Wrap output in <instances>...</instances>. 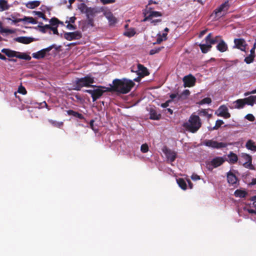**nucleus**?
Returning <instances> with one entry per match:
<instances>
[{"label":"nucleus","mask_w":256,"mask_h":256,"mask_svg":"<svg viewBox=\"0 0 256 256\" xmlns=\"http://www.w3.org/2000/svg\"><path fill=\"white\" fill-rule=\"evenodd\" d=\"M212 34H209L205 38L204 41L199 44V46L203 53H206L211 48L212 45L216 42H218L216 48L217 49L221 52H224L228 49L227 44L220 38L219 36H216L214 38H212Z\"/></svg>","instance_id":"f257e3e1"},{"label":"nucleus","mask_w":256,"mask_h":256,"mask_svg":"<svg viewBox=\"0 0 256 256\" xmlns=\"http://www.w3.org/2000/svg\"><path fill=\"white\" fill-rule=\"evenodd\" d=\"M113 84L114 88L122 94L128 92L134 86L132 80L127 79L114 80L113 81Z\"/></svg>","instance_id":"f03ea898"},{"label":"nucleus","mask_w":256,"mask_h":256,"mask_svg":"<svg viewBox=\"0 0 256 256\" xmlns=\"http://www.w3.org/2000/svg\"><path fill=\"white\" fill-rule=\"evenodd\" d=\"M202 126V122L198 116L192 114L188 121L183 124L184 128L192 133L196 132Z\"/></svg>","instance_id":"7ed1b4c3"},{"label":"nucleus","mask_w":256,"mask_h":256,"mask_svg":"<svg viewBox=\"0 0 256 256\" xmlns=\"http://www.w3.org/2000/svg\"><path fill=\"white\" fill-rule=\"evenodd\" d=\"M229 8L230 4L228 0L226 1L214 10V14L215 16L214 18L218 19L226 15L229 9Z\"/></svg>","instance_id":"20e7f679"},{"label":"nucleus","mask_w":256,"mask_h":256,"mask_svg":"<svg viewBox=\"0 0 256 256\" xmlns=\"http://www.w3.org/2000/svg\"><path fill=\"white\" fill-rule=\"evenodd\" d=\"M7 20H11L12 22V24H16V23L20 22H24L25 24H36L37 23L36 20L33 18L28 16H24V18H16L14 16L11 15L10 17L7 18Z\"/></svg>","instance_id":"39448f33"},{"label":"nucleus","mask_w":256,"mask_h":256,"mask_svg":"<svg viewBox=\"0 0 256 256\" xmlns=\"http://www.w3.org/2000/svg\"><path fill=\"white\" fill-rule=\"evenodd\" d=\"M204 145L213 148L220 149L227 146L226 142H218L213 140H206L203 142Z\"/></svg>","instance_id":"423d86ee"},{"label":"nucleus","mask_w":256,"mask_h":256,"mask_svg":"<svg viewBox=\"0 0 256 256\" xmlns=\"http://www.w3.org/2000/svg\"><path fill=\"white\" fill-rule=\"evenodd\" d=\"M226 158L224 157L217 156L211 160L207 164V168L208 170H212L214 168H217L221 166L225 161Z\"/></svg>","instance_id":"0eeeda50"},{"label":"nucleus","mask_w":256,"mask_h":256,"mask_svg":"<svg viewBox=\"0 0 256 256\" xmlns=\"http://www.w3.org/2000/svg\"><path fill=\"white\" fill-rule=\"evenodd\" d=\"M76 84H79L81 86L86 87H94V86H92L91 84L94 82V78L90 76H87L84 78L78 79L76 81Z\"/></svg>","instance_id":"6e6552de"},{"label":"nucleus","mask_w":256,"mask_h":256,"mask_svg":"<svg viewBox=\"0 0 256 256\" xmlns=\"http://www.w3.org/2000/svg\"><path fill=\"white\" fill-rule=\"evenodd\" d=\"M252 158L250 156L246 154H242L241 155V159L240 162H242L243 166L248 168L251 170L254 169V166L252 164Z\"/></svg>","instance_id":"1a4fd4ad"},{"label":"nucleus","mask_w":256,"mask_h":256,"mask_svg":"<svg viewBox=\"0 0 256 256\" xmlns=\"http://www.w3.org/2000/svg\"><path fill=\"white\" fill-rule=\"evenodd\" d=\"M82 34L80 31H75L72 32H66L64 34V38L68 40H73L80 39Z\"/></svg>","instance_id":"9d476101"},{"label":"nucleus","mask_w":256,"mask_h":256,"mask_svg":"<svg viewBox=\"0 0 256 256\" xmlns=\"http://www.w3.org/2000/svg\"><path fill=\"white\" fill-rule=\"evenodd\" d=\"M216 114L218 116L224 117L225 118H228L230 116L228 108L224 105L220 106L216 112Z\"/></svg>","instance_id":"9b49d317"},{"label":"nucleus","mask_w":256,"mask_h":256,"mask_svg":"<svg viewBox=\"0 0 256 256\" xmlns=\"http://www.w3.org/2000/svg\"><path fill=\"white\" fill-rule=\"evenodd\" d=\"M52 48V46H50L46 48H44L36 52L33 53L32 57L36 59H40L44 58L47 52H48Z\"/></svg>","instance_id":"f8f14e48"},{"label":"nucleus","mask_w":256,"mask_h":256,"mask_svg":"<svg viewBox=\"0 0 256 256\" xmlns=\"http://www.w3.org/2000/svg\"><path fill=\"white\" fill-rule=\"evenodd\" d=\"M164 152L167 158L168 161L172 162L174 161L176 156V153L170 149H165L164 150Z\"/></svg>","instance_id":"ddd939ff"},{"label":"nucleus","mask_w":256,"mask_h":256,"mask_svg":"<svg viewBox=\"0 0 256 256\" xmlns=\"http://www.w3.org/2000/svg\"><path fill=\"white\" fill-rule=\"evenodd\" d=\"M184 86L185 87H190L194 85L196 78L192 75L186 76L183 78Z\"/></svg>","instance_id":"4468645a"},{"label":"nucleus","mask_w":256,"mask_h":256,"mask_svg":"<svg viewBox=\"0 0 256 256\" xmlns=\"http://www.w3.org/2000/svg\"><path fill=\"white\" fill-rule=\"evenodd\" d=\"M234 47L242 51H245L246 42L244 39L238 38L235 39L234 40Z\"/></svg>","instance_id":"2eb2a0df"},{"label":"nucleus","mask_w":256,"mask_h":256,"mask_svg":"<svg viewBox=\"0 0 256 256\" xmlns=\"http://www.w3.org/2000/svg\"><path fill=\"white\" fill-rule=\"evenodd\" d=\"M135 72L138 76H144L148 74L147 68L140 64H137Z\"/></svg>","instance_id":"dca6fc26"},{"label":"nucleus","mask_w":256,"mask_h":256,"mask_svg":"<svg viewBox=\"0 0 256 256\" xmlns=\"http://www.w3.org/2000/svg\"><path fill=\"white\" fill-rule=\"evenodd\" d=\"M232 106L230 107L232 108L241 109L246 105V102L244 98L238 99L232 102Z\"/></svg>","instance_id":"f3484780"},{"label":"nucleus","mask_w":256,"mask_h":256,"mask_svg":"<svg viewBox=\"0 0 256 256\" xmlns=\"http://www.w3.org/2000/svg\"><path fill=\"white\" fill-rule=\"evenodd\" d=\"M104 14L110 25L114 24L117 22L116 18L110 11H106Z\"/></svg>","instance_id":"a211bd4d"},{"label":"nucleus","mask_w":256,"mask_h":256,"mask_svg":"<svg viewBox=\"0 0 256 256\" xmlns=\"http://www.w3.org/2000/svg\"><path fill=\"white\" fill-rule=\"evenodd\" d=\"M94 92L92 98V101L94 102L101 96L104 91L102 90L100 87H98L96 88H94Z\"/></svg>","instance_id":"6ab92c4d"},{"label":"nucleus","mask_w":256,"mask_h":256,"mask_svg":"<svg viewBox=\"0 0 256 256\" xmlns=\"http://www.w3.org/2000/svg\"><path fill=\"white\" fill-rule=\"evenodd\" d=\"M246 148L253 152H256V143L252 140H249L246 144Z\"/></svg>","instance_id":"aec40b11"},{"label":"nucleus","mask_w":256,"mask_h":256,"mask_svg":"<svg viewBox=\"0 0 256 256\" xmlns=\"http://www.w3.org/2000/svg\"><path fill=\"white\" fill-rule=\"evenodd\" d=\"M40 2L39 0L28 1L24 3L26 6L30 9H34L40 6Z\"/></svg>","instance_id":"412c9836"},{"label":"nucleus","mask_w":256,"mask_h":256,"mask_svg":"<svg viewBox=\"0 0 256 256\" xmlns=\"http://www.w3.org/2000/svg\"><path fill=\"white\" fill-rule=\"evenodd\" d=\"M226 160L230 164H235L238 160V156L234 152H230L228 155V159Z\"/></svg>","instance_id":"4be33fe9"},{"label":"nucleus","mask_w":256,"mask_h":256,"mask_svg":"<svg viewBox=\"0 0 256 256\" xmlns=\"http://www.w3.org/2000/svg\"><path fill=\"white\" fill-rule=\"evenodd\" d=\"M98 12V10L95 8H88L86 12L87 18H93Z\"/></svg>","instance_id":"5701e85b"},{"label":"nucleus","mask_w":256,"mask_h":256,"mask_svg":"<svg viewBox=\"0 0 256 256\" xmlns=\"http://www.w3.org/2000/svg\"><path fill=\"white\" fill-rule=\"evenodd\" d=\"M16 40L18 42L28 44L31 42L32 41V40L30 38L24 37V36H20L16 38Z\"/></svg>","instance_id":"b1692460"},{"label":"nucleus","mask_w":256,"mask_h":256,"mask_svg":"<svg viewBox=\"0 0 256 256\" xmlns=\"http://www.w3.org/2000/svg\"><path fill=\"white\" fill-rule=\"evenodd\" d=\"M2 52L4 53L8 57L10 58H14L16 57V51L12 50L8 48H3L2 50Z\"/></svg>","instance_id":"393cba45"},{"label":"nucleus","mask_w":256,"mask_h":256,"mask_svg":"<svg viewBox=\"0 0 256 256\" xmlns=\"http://www.w3.org/2000/svg\"><path fill=\"white\" fill-rule=\"evenodd\" d=\"M234 194L237 198H242L248 194V192L244 190L239 189L234 192Z\"/></svg>","instance_id":"a878e982"},{"label":"nucleus","mask_w":256,"mask_h":256,"mask_svg":"<svg viewBox=\"0 0 256 256\" xmlns=\"http://www.w3.org/2000/svg\"><path fill=\"white\" fill-rule=\"evenodd\" d=\"M16 58L28 60H30L31 59V57L29 55L18 52H16Z\"/></svg>","instance_id":"bb28decb"},{"label":"nucleus","mask_w":256,"mask_h":256,"mask_svg":"<svg viewBox=\"0 0 256 256\" xmlns=\"http://www.w3.org/2000/svg\"><path fill=\"white\" fill-rule=\"evenodd\" d=\"M227 180L228 182L232 184H236L237 182L236 177L232 174H228Z\"/></svg>","instance_id":"cd10ccee"},{"label":"nucleus","mask_w":256,"mask_h":256,"mask_svg":"<svg viewBox=\"0 0 256 256\" xmlns=\"http://www.w3.org/2000/svg\"><path fill=\"white\" fill-rule=\"evenodd\" d=\"M150 118L152 120H158L160 118V114H158L156 110L154 109H151L150 112Z\"/></svg>","instance_id":"c85d7f7f"},{"label":"nucleus","mask_w":256,"mask_h":256,"mask_svg":"<svg viewBox=\"0 0 256 256\" xmlns=\"http://www.w3.org/2000/svg\"><path fill=\"white\" fill-rule=\"evenodd\" d=\"M67 114L68 115L72 116L74 117L78 118L80 119H83L84 118L82 114L78 112H74L72 110H69L67 111Z\"/></svg>","instance_id":"c756f323"},{"label":"nucleus","mask_w":256,"mask_h":256,"mask_svg":"<svg viewBox=\"0 0 256 256\" xmlns=\"http://www.w3.org/2000/svg\"><path fill=\"white\" fill-rule=\"evenodd\" d=\"M9 6L7 2L5 0H0V12L8 10Z\"/></svg>","instance_id":"7c9ffc66"},{"label":"nucleus","mask_w":256,"mask_h":256,"mask_svg":"<svg viewBox=\"0 0 256 256\" xmlns=\"http://www.w3.org/2000/svg\"><path fill=\"white\" fill-rule=\"evenodd\" d=\"M177 183L179 186L182 190H186V182L182 178H178L176 180Z\"/></svg>","instance_id":"2f4dec72"},{"label":"nucleus","mask_w":256,"mask_h":256,"mask_svg":"<svg viewBox=\"0 0 256 256\" xmlns=\"http://www.w3.org/2000/svg\"><path fill=\"white\" fill-rule=\"evenodd\" d=\"M147 14H148L150 16L151 20L154 18H158L162 16L161 12L156 11H150L149 12H148Z\"/></svg>","instance_id":"473e14b6"},{"label":"nucleus","mask_w":256,"mask_h":256,"mask_svg":"<svg viewBox=\"0 0 256 256\" xmlns=\"http://www.w3.org/2000/svg\"><path fill=\"white\" fill-rule=\"evenodd\" d=\"M136 34L134 28H130L127 30L124 33V35L129 38L132 37Z\"/></svg>","instance_id":"72a5a7b5"},{"label":"nucleus","mask_w":256,"mask_h":256,"mask_svg":"<svg viewBox=\"0 0 256 256\" xmlns=\"http://www.w3.org/2000/svg\"><path fill=\"white\" fill-rule=\"evenodd\" d=\"M198 114L200 116H206L208 118H210L212 116V114H209L208 112V110L205 109H202L198 111Z\"/></svg>","instance_id":"f704fd0d"},{"label":"nucleus","mask_w":256,"mask_h":256,"mask_svg":"<svg viewBox=\"0 0 256 256\" xmlns=\"http://www.w3.org/2000/svg\"><path fill=\"white\" fill-rule=\"evenodd\" d=\"M48 122L51 124L53 126L60 128L63 126V122H57L56 120H49Z\"/></svg>","instance_id":"c9c22d12"},{"label":"nucleus","mask_w":256,"mask_h":256,"mask_svg":"<svg viewBox=\"0 0 256 256\" xmlns=\"http://www.w3.org/2000/svg\"><path fill=\"white\" fill-rule=\"evenodd\" d=\"M253 98L252 96H250L248 98H244V102H246V104H247L248 105L253 106L254 104V102L253 100Z\"/></svg>","instance_id":"e433bc0d"},{"label":"nucleus","mask_w":256,"mask_h":256,"mask_svg":"<svg viewBox=\"0 0 256 256\" xmlns=\"http://www.w3.org/2000/svg\"><path fill=\"white\" fill-rule=\"evenodd\" d=\"M212 102V100L210 98H206L200 101L198 104L200 105H202L204 104H210Z\"/></svg>","instance_id":"4c0bfd02"},{"label":"nucleus","mask_w":256,"mask_h":256,"mask_svg":"<svg viewBox=\"0 0 256 256\" xmlns=\"http://www.w3.org/2000/svg\"><path fill=\"white\" fill-rule=\"evenodd\" d=\"M242 210H244L246 212H248L250 214H256V209H237V212L240 216V212H241Z\"/></svg>","instance_id":"58836bf2"},{"label":"nucleus","mask_w":256,"mask_h":256,"mask_svg":"<svg viewBox=\"0 0 256 256\" xmlns=\"http://www.w3.org/2000/svg\"><path fill=\"white\" fill-rule=\"evenodd\" d=\"M224 122L222 120H218L216 121L215 126L210 129V130H214L218 129L223 124Z\"/></svg>","instance_id":"ea45409f"},{"label":"nucleus","mask_w":256,"mask_h":256,"mask_svg":"<svg viewBox=\"0 0 256 256\" xmlns=\"http://www.w3.org/2000/svg\"><path fill=\"white\" fill-rule=\"evenodd\" d=\"M14 32V30L12 29L4 28L2 26L0 28V33L13 34Z\"/></svg>","instance_id":"a19ab883"},{"label":"nucleus","mask_w":256,"mask_h":256,"mask_svg":"<svg viewBox=\"0 0 256 256\" xmlns=\"http://www.w3.org/2000/svg\"><path fill=\"white\" fill-rule=\"evenodd\" d=\"M254 56L252 54H250L248 56L244 58V62L248 64H250L253 62Z\"/></svg>","instance_id":"79ce46f5"},{"label":"nucleus","mask_w":256,"mask_h":256,"mask_svg":"<svg viewBox=\"0 0 256 256\" xmlns=\"http://www.w3.org/2000/svg\"><path fill=\"white\" fill-rule=\"evenodd\" d=\"M88 7L84 3L81 4L79 6L78 8L80 10V12L82 13H85L86 12Z\"/></svg>","instance_id":"37998d69"},{"label":"nucleus","mask_w":256,"mask_h":256,"mask_svg":"<svg viewBox=\"0 0 256 256\" xmlns=\"http://www.w3.org/2000/svg\"><path fill=\"white\" fill-rule=\"evenodd\" d=\"M164 48V47H159V48H154V49H152L150 50V55H153L155 54H156V53H158L159 52H160L162 48Z\"/></svg>","instance_id":"c03bdc74"},{"label":"nucleus","mask_w":256,"mask_h":256,"mask_svg":"<svg viewBox=\"0 0 256 256\" xmlns=\"http://www.w3.org/2000/svg\"><path fill=\"white\" fill-rule=\"evenodd\" d=\"M76 20V18L74 16H72L70 18H67L66 20V24H74L75 21Z\"/></svg>","instance_id":"a18cd8bd"},{"label":"nucleus","mask_w":256,"mask_h":256,"mask_svg":"<svg viewBox=\"0 0 256 256\" xmlns=\"http://www.w3.org/2000/svg\"><path fill=\"white\" fill-rule=\"evenodd\" d=\"M140 150L142 152L145 153L148 152V146L146 144H143L141 146Z\"/></svg>","instance_id":"49530a36"},{"label":"nucleus","mask_w":256,"mask_h":256,"mask_svg":"<svg viewBox=\"0 0 256 256\" xmlns=\"http://www.w3.org/2000/svg\"><path fill=\"white\" fill-rule=\"evenodd\" d=\"M164 38L162 37V34L160 33H158L157 35L156 44H160L164 40H163Z\"/></svg>","instance_id":"de8ad7c7"},{"label":"nucleus","mask_w":256,"mask_h":256,"mask_svg":"<svg viewBox=\"0 0 256 256\" xmlns=\"http://www.w3.org/2000/svg\"><path fill=\"white\" fill-rule=\"evenodd\" d=\"M50 24L52 26H56L58 24V20L56 18H52L50 21Z\"/></svg>","instance_id":"09e8293b"},{"label":"nucleus","mask_w":256,"mask_h":256,"mask_svg":"<svg viewBox=\"0 0 256 256\" xmlns=\"http://www.w3.org/2000/svg\"><path fill=\"white\" fill-rule=\"evenodd\" d=\"M18 92L22 94H25L26 93V90L25 89V88L24 87H23L22 86H20L18 88Z\"/></svg>","instance_id":"8fccbe9b"},{"label":"nucleus","mask_w":256,"mask_h":256,"mask_svg":"<svg viewBox=\"0 0 256 256\" xmlns=\"http://www.w3.org/2000/svg\"><path fill=\"white\" fill-rule=\"evenodd\" d=\"M66 28L69 30H74L76 28V26L74 25L73 24H66Z\"/></svg>","instance_id":"3c124183"},{"label":"nucleus","mask_w":256,"mask_h":256,"mask_svg":"<svg viewBox=\"0 0 256 256\" xmlns=\"http://www.w3.org/2000/svg\"><path fill=\"white\" fill-rule=\"evenodd\" d=\"M104 4H112L115 2V0H100Z\"/></svg>","instance_id":"603ef678"},{"label":"nucleus","mask_w":256,"mask_h":256,"mask_svg":"<svg viewBox=\"0 0 256 256\" xmlns=\"http://www.w3.org/2000/svg\"><path fill=\"white\" fill-rule=\"evenodd\" d=\"M246 118L250 122H253L254 120V117L252 114H248L246 116Z\"/></svg>","instance_id":"864d4df0"},{"label":"nucleus","mask_w":256,"mask_h":256,"mask_svg":"<svg viewBox=\"0 0 256 256\" xmlns=\"http://www.w3.org/2000/svg\"><path fill=\"white\" fill-rule=\"evenodd\" d=\"M161 19H156V20H150V22L154 26L156 25L158 23L161 22Z\"/></svg>","instance_id":"5fc2aeb1"},{"label":"nucleus","mask_w":256,"mask_h":256,"mask_svg":"<svg viewBox=\"0 0 256 256\" xmlns=\"http://www.w3.org/2000/svg\"><path fill=\"white\" fill-rule=\"evenodd\" d=\"M172 102V100H168L166 102L162 104L161 106L163 108H166L169 106V104Z\"/></svg>","instance_id":"6e6d98bb"},{"label":"nucleus","mask_w":256,"mask_h":256,"mask_svg":"<svg viewBox=\"0 0 256 256\" xmlns=\"http://www.w3.org/2000/svg\"><path fill=\"white\" fill-rule=\"evenodd\" d=\"M191 178L193 180H200V176L196 174H194L191 176Z\"/></svg>","instance_id":"4d7b16f0"},{"label":"nucleus","mask_w":256,"mask_h":256,"mask_svg":"<svg viewBox=\"0 0 256 256\" xmlns=\"http://www.w3.org/2000/svg\"><path fill=\"white\" fill-rule=\"evenodd\" d=\"M36 16H38L39 18H42L44 19H45V16L44 14L41 12H34Z\"/></svg>","instance_id":"13d9d810"},{"label":"nucleus","mask_w":256,"mask_h":256,"mask_svg":"<svg viewBox=\"0 0 256 256\" xmlns=\"http://www.w3.org/2000/svg\"><path fill=\"white\" fill-rule=\"evenodd\" d=\"M250 204L252 205V206L256 208V196H254L252 198L251 200Z\"/></svg>","instance_id":"bf43d9fd"},{"label":"nucleus","mask_w":256,"mask_h":256,"mask_svg":"<svg viewBox=\"0 0 256 256\" xmlns=\"http://www.w3.org/2000/svg\"><path fill=\"white\" fill-rule=\"evenodd\" d=\"M88 24L91 26H94V22H93L92 18H88Z\"/></svg>","instance_id":"052dcab7"},{"label":"nucleus","mask_w":256,"mask_h":256,"mask_svg":"<svg viewBox=\"0 0 256 256\" xmlns=\"http://www.w3.org/2000/svg\"><path fill=\"white\" fill-rule=\"evenodd\" d=\"M84 92H88L91 94L92 97V95L94 94V89H90V90H84Z\"/></svg>","instance_id":"680f3d73"},{"label":"nucleus","mask_w":256,"mask_h":256,"mask_svg":"<svg viewBox=\"0 0 256 256\" xmlns=\"http://www.w3.org/2000/svg\"><path fill=\"white\" fill-rule=\"evenodd\" d=\"M76 84V86L74 88V90H80V88L82 87V86H81V85L80 84Z\"/></svg>","instance_id":"e2e57ef3"},{"label":"nucleus","mask_w":256,"mask_h":256,"mask_svg":"<svg viewBox=\"0 0 256 256\" xmlns=\"http://www.w3.org/2000/svg\"><path fill=\"white\" fill-rule=\"evenodd\" d=\"M250 186L256 185V178H252V182L249 184Z\"/></svg>","instance_id":"0e129e2a"},{"label":"nucleus","mask_w":256,"mask_h":256,"mask_svg":"<svg viewBox=\"0 0 256 256\" xmlns=\"http://www.w3.org/2000/svg\"><path fill=\"white\" fill-rule=\"evenodd\" d=\"M50 30H52L53 31L54 34H57L58 33V30L56 27H51Z\"/></svg>","instance_id":"69168bd1"},{"label":"nucleus","mask_w":256,"mask_h":256,"mask_svg":"<svg viewBox=\"0 0 256 256\" xmlns=\"http://www.w3.org/2000/svg\"><path fill=\"white\" fill-rule=\"evenodd\" d=\"M148 14V16L145 17V18L143 20V22H146L147 20H151L150 16Z\"/></svg>","instance_id":"338daca9"},{"label":"nucleus","mask_w":256,"mask_h":256,"mask_svg":"<svg viewBox=\"0 0 256 256\" xmlns=\"http://www.w3.org/2000/svg\"><path fill=\"white\" fill-rule=\"evenodd\" d=\"M167 34H168L166 32H164L162 34V37L164 38L163 40H166L167 39Z\"/></svg>","instance_id":"774afa93"}]
</instances>
